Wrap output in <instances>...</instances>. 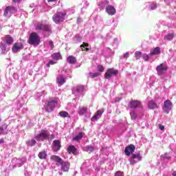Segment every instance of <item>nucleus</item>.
Wrapping results in <instances>:
<instances>
[{
    "instance_id": "nucleus-7",
    "label": "nucleus",
    "mask_w": 176,
    "mask_h": 176,
    "mask_svg": "<svg viewBox=\"0 0 176 176\" xmlns=\"http://www.w3.org/2000/svg\"><path fill=\"white\" fill-rule=\"evenodd\" d=\"M58 102V100H57V99L53 98H50L45 106V110L47 111V112H53Z\"/></svg>"
},
{
    "instance_id": "nucleus-42",
    "label": "nucleus",
    "mask_w": 176,
    "mask_h": 176,
    "mask_svg": "<svg viewBox=\"0 0 176 176\" xmlns=\"http://www.w3.org/2000/svg\"><path fill=\"white\" fill-rule=\"evenodd\" d=\"M49 46L51 50H53L54 48V43H53V41H49Z\"/></svg>"
},
{
    "instance_id": "nucleus-21",
    "label": "nucleus",
    "mask_w": 176,
    "mask_h": 176,
    "mask_svg": "<svg viewBox=\"0 0 176 176\" xmlns=\"http://www.w3.org/2000/svg\"><path fill=\"white\" fill-rule=\"evenodd\" d=\"M83 90H85V87L83 85H78L76 89H74L72 90V94H76V96H79V94H81L83 93Z\"/></svg>"
},
{
    "instance_id": "nucleus-14",
    "label": "nucleus",
    "mask_w": 176,
    "mask_h": 176,
    "mask_svg": "<svg viewBox=\"0 0 176 176\" xmlns=\"http://www.w3.org/2000/svg\"><path fill=\"white\" fill-rule=\"evenodd\" d=\"M117 74H118V70H115L113 68L108 69L104 74V78L105 79H109L110 78H112L113 75H116Z\"/></svg>"
},
{
    "instance_id": "nucleus-19",
    "label": "nucleus",
    "mask_w": 176,
    "mask_h": 176,
    "mask_svg": "<svg viewBox=\"0 0 176 176\" xmlns=\"http://www.w3.org/2000/svg\"><path fill=\"white\" fill-rule=\"evenodd\" d=\"M106 12L109 14V16H113L116 14V9L111 5H108L106 6Z\"/></svg>"
},
{
    "instance_id": "nucleus-17",
    "label": "nucleus",
    "mask_w": 176,
    "mask_h": 176,
    "mask_svg": "<svg viewBox=\"0 0 176 176\" xmlns=\"http://www.w3.org/2000/svg\"><path fill=\"white\" fill-rule=\"evenodd\" d=\"M135 151V146L133 144H131L125 148L124 153L126 156H130Z\"/></svg>"
},
{
    "instance_id": "nucleus-20",
    "label": "nucleus",
    "mask_w": 176,
    "mask_h": 176,
    "mask_svg": "<svg viewBox=\"0 0 176 176\" xmlns=\"http://www.w3.org/2000/svg\"><path fill=\"white\" fill-rule=\"evenodd\" d=\"M24 46L21 44V43H15L12 46V50L13 53H17V52H20V50H23Z\"/></svg>"
},
{
    "instance_id": "nucleus-24",
    "label": "nucleus",
    "mask_w": 176,
    "mask_h": 176,
    "mask_svg": "<svg viewBox=\"0 0 176 176\" xmlns=\"http://www.w3.org/2000/svg\"><path fill=\"white\" fill-rule=\"evenodd\" d=\"M8 133V124H3L0 126V135Z\"/></svg>"
},
{
    "instance_id": "nucleus-52",
    "label": "nucleus",
    "mask_w": 176,
    "mask_h": 176,
    "mask_svg": "<svg viewBox=\"0 0 176 176\" xmlns=\"http://www.w3.org/2000/svg\"><path fill=\"white\" fill-rule=\"evenodd\" d=\"M160 129H161L162 131H163V130H164V126H163V125H160Z\"/></svg>"
},
{
    "instance_id": "nucleus-23",
    "label": "nucleus",
    "mask_w": 176,
    "mask_h": 176,
    "mask_svg": "<svg viewBox=\"0 0 176 176\" xmlns=\"http://www.w3.org/2000/svg\"><path fill=\"white\" fill-rule=\"evenodd\" d=\"M67 152L69 153H73V155H79V151H78V149L74 146H69L67 148Z\"/></svg>"
},
{
    "instance_id": "nucleus-25",
    "label": "nucleus",
    "mask_w": 176,
    "mask_h": 176,
    "mask_svg": "<svg viewBox=\"0 0 176 176\" xmlns=\"http://www.w3.org/2000/svg\"><path fill=\"white\" fill-rule=\"evenodd\" d=\"M4 40L7 45H12V43H13V38L10 36V35L6 36Z\"/></svg>"
},
{
    "instance_id": "nucleus-3",
    "label": "nucleus",
    "mask_w": 176,
    "mask_h": 176,
    "mask_svg": "<svg viewBox=\"0 0 176 176\" xmlns=\"http://www.w3.org/2000/svg\"><path fill=\"white\" fill-rule=\"evenodd\" d=\"M160 53V47H156L155 48L150 51L149 54L146 53L142 54V58H143L144 61H149L151 57H153V56H159Z\"/></svg>"
},
{
    "instance_id": "nucleus-29",
    "label": "nucleus",
    "mask_w": 176,
    "mask_h": 176,
    "mask_svg": "<svg viewBox=\"0 0 176 176\" xmlns=\"http://www.w3.org/2000/svg\"><path fill=\"white\" fill-rule=\"evenodd\" d=\"M83 135H85V133L83 132H80L77 135L73 138V141H80V140H82L83 138Z\"/></svg>"
},
{
    "instance_id": "nucleus-41",
    "label": "nucleus",
    "mask_w": 176,
    "mask_h": 176,
    "mask_svg": "<svg viewBox=\"0 0 176 176\" xmlns=\"http://www.w3.org/2000/svg\"><path fill=\"white\" fill-rule=\"evenodd\" d=\"M57 62L54 61L53 60H50L48 63V64L47 65V67L49 68V67H50V65H54V64H56Z\"/></svg>"
},
{
    "instance_id": "nucleus-45",
    "label": "nucleus",
    "mask_w": 176,
    "mask_h": 176,
    "mask_svg": "<svg viewBox=\"0 0 176 176\" xmlns=\"http://www.w3.org/2000/svg\"><path fill=\"white\" fill-rule=\"evenodd\" d=\"M10 9L11 10V14H13V13H16V12H17V9L14 7H10Z\"/></svg>"
},
{
    "instance_id": "nucleus-36",
    "label": "nucleus",
    "mask_w": 176,
    "mask_h": 176,
    "mask_svg": "<svg viewBox=\"0 0 176 176\" xmlns=\"http://www.w3.org/2000/svg\"><path fill=\"white\" fill-rule=\"evenodd\" d=\"M173 38H174V33L168 34L165 36V39H166V41H173Z\"/></svg>"
},
{
    "instance_id": "nucleus-54",
    "label": "nucleus",
    "mask_w": 176,
    "mask_h": 176,
    "mask_svg": "<svg viewBox=\"0 0 176 176\" xmlns=\"http://www.w3.org/2000/svg\"><path fill=\"white\" fill-rule=\"evenodd\" d=\"M76 38H77V41H78V42H80L81 38H80L79 36H76Z\"/></svg>"
},
{
    "instance_id": "nucleus-43",
    "label": "nucleus",
    "mask_w": 176,
    "mask_h": 176,
    "mask_svg": "<svg viewBox=\"0 0 176 176\" xmlns=\"http://www.w3.org/2000/svg\"><path fill=\"white\" fill-rule=\"evenodd\" d=\"M114 176H124V173L120 170H118L115 173Z\"/></svg>"
},
{
    "instance_id": "nucleus-47",
    "label": "nucleus",
    "mask_w": 176,
    "mask_h": 176,
    "mask_svg": "<svg viewBox=\"0 0 176 176\" xmlns=\"http://www.w3.org/2000/svg\"><path fill=\"white\" fill-rule=\"evenodd\" d=\"M67 12H69V14H73V13H75V10H69Z\"/></svg>"
},
{
    "instance_id": "nucleus-9",
    "label": "nucleus",
    "mask_w": 176,
    "mask_h": 176,
    "mask_svg": "<svg viewBox=\"0 0 176 176\" xmlns=\"http://www.w3.org/2000/svg\"><path fill=\"white\" fill-rule=\"evenodd\" d=\"M49 132L47 131L42 130L40 133L35 136L36 141H45L49 138Z\"/></svg>"
},
{
    "instance_id": "nucleus-5",
    "label": "nucleus",
    "mask_w": 176,
    "mask_h": 176,
    "mask_svg": "<svg viewBox=\"0 0 176 176\" xmlns=\"http://www.w3.org/2000/svg\"><path fill=\"white\" fill-rule=\"evenodd\" d=\"M27 162V158L25 157H23L21 158H13L12 160L10 166L12 168H16V167H21L24 166V164Z\"/></svg>"
},
{
    "instance_id": "nucleus-48",
    "label": "nucleus",
    "mask_w": 176,
    "mask_h": 176,
    "mask_svg": "<svg viewBox=\"0 0 176 176\" xmlns=\"http://www.w3.org/2000/svg\"><path fill=\"white\" fill-rule=\"evenodd\" d=\"M129 52H126L125 54H124L123 57L124 58H129Z\"/></svg>"
},
{
    "instance_id": "nucleus-13",
    "label": "nucleus",
    "mask_w": 176,
    "mask_h": 176,
    "mask_svg": "<svg viewBox=\"0 0 176 176\" xmlns=\"http://www.w3.org/2000/svg\"><path fill=\"white\" fill-rule=\"evenodd\" d=\"M104 109L98 110L96 114L91 118V122H97L98 119H100L101 116H102V114L104 113Z\"/></svg>"
},
{
    "instance_id": "nucleus-8",
    "label": "nucleus",
    "mask_w": 176,
    "mask_h": 176,
    "mask_svg": "<svg viewBox=\"0 0 176 176\" xmlns=\"http://www.w3.org/2000/svg\"><path fill=\"white\" fill-rule=\"evenodd\" d=\"M36 31H44V32H52V27L50 25L43 24L42 22H38L35 25Z\"/></svg>"
},
{
    "instance_id": "nucleus-10",
    "label": "nucleus",
    "mask_w": 176,
    "mask_h": 176,
    "mask_svg": "<svg viewBox=\"0 0 176 176\" xmlns=\"http://www.w3.org/2000/svg\"><path fill=\"white\" fill-rule=\"evenodd\" d=\"M129 107L131 109H137V108L142 109V104L139 100H131L129 102Z\"/></svg>"
},
{
    "instance_id": "nucleus-27",
    "label": "nucleus",
    "mask_w": 176,
    "mask_h": 176,
    "mask_svg": "<svg viewBox=\"0 0 176 176\" xmlns=\"http://www.w3.org/2000/svg\"><path fill=\"white\" fill-rule=\"evenodd\" d=\"M148 107L149 109H157V108H159V107H157V104L155 103V102H153V100L148 102Z\"/></svg>"
},
{
    "instance_id": "nucleus-15",
    "label": "nucleus",
    "mask_w": 176,
    "mask_h": 176,
    "mask_svg": "<svg viewBox=\"0 0 176 176\" xmlns=\"http://www.w3.org/2000/svg\"><path fill=\"white\" fill-rule=\"evenodd\" d=\"M66 80H67V77L63 74H60L56 78V82L58 86H63V85L65 83Z\"/></svg>"
},
{
    "instance_id": "nucleus-44",
    "label": "nucleus",
    "mask_w": 176,
    "mask_h": 176,
    "mask_svg": "<svg viewBox=\"0 0 176 176\" xmlns=\"http://www.w3.org/2000/svg\"><path fill=\"white\" fill-rule=\"evenodd\" d=\"M98 71H100V72H104V66L99 65H98Z\"/></svg>"
},
{
    "instance_id": "nucleus-32",
    "label": "nucleus",
    "mask_w": 176,
    "mask_h": 176,
    "mask_svg": "<svg viewBox=\"0 0 176 176\" xmlns=\"http://www.w3.org/2000/svg\"><path fill=\"white\" fill-rule=\"evenodd\" d=\"M36 144V140H35L34 139H32L31 140H28L26 142V145H28V146H35Z\"/></svg>"
},
{
    "instance_id": "nucleus-60",
    "label": "nucleus",
    "mask_w": 176,
    "mask_h": 176,
    "mask_svg": "<svg viewBox=\"0 0 176 176\" xmlns=\"http://www.w3.org/2000/svg\"><path fill=\"white\" fill-rule=\"evenodd\" d=\"M0 122H2V119L1 118H0Z\"/></svg>"
},
{
    "instance_id": "nucleus-30",
    "label": "nucleus",
    "mask_w": 176,
    "mask_h": 176,
    "mask_svg": "<svg viewBox=\"0 0 176 176\" xmlns=\"http://www.w3.org/2000/svg\"><path fill=\"white\" fill-rule=\"evenodd\" d=\"M67 62L69 63V64H75L76 63V58L74 56H69L67 58Z\"/></svg>"
},
{
    "instance_id": "nucleus-31",
    "label": "nucleus",
    "mask_w": 176,
    "mask_h": 176,
    "mask_svg": "<svg viewBox=\"0 0 176 176\" xmlns=\"http://www.w3.org/2000/svg\"><path fill=\"white\" fill-rule=\"evenodd\" d=\"M101 73L100 72H96V73H93V72H89L88 74V76L89 78H91V79H94V78H98V76H100Z\"/></svg>"
},
{
    "instance_id": "nucleus-28",
    "label": "nucleus",
    "mask_w": 176,
    "mask_h": 176,
    "mask_svg": "<svg viewBox=\"0 0 176 176\" xmlns=\"http://www.w3.org/2000/svg\"><path fill=\"white\" fill-rule=\"evenodd\" d=\"M3 14L5 17H10V16H12V11L10 10V6L6 8Z\"/></svg>"
},
{
    "instance_id": "nucleus-6",
    "label": "nucleus",
    "mask_w": 176,
    "mask_h": 176,
    "mask_svg": "<svg viewBox=\"0 0 176 176\" xmlns=\"http://www.w3.org/2000/svg\"><path fill=\"white\" fill-rule=\"evenodd\" d=\"M65 16H67V11H63V12H58L54 14L52 20L56 24L63 22L65 20Z\"/></svg>"
},
{
    "instance_id": "nucleus-50",
    "label": "nucleus",
    "mask_w": 176,
    "mask_h": 176,
    "mask_svg": "<svg viewBox=\"0 0 176 176\" xmlns=\"http://www.w3.org/2000/svg\"><path fill=\"white\" fill-rule=\"evenodd\" d=\"M164 159H167V160L170 159V156H168V153H166L164 154Z\"/></svg>"
},
{
    "instance_id": "nucleus-58",
    "label": "nucleus",
    "mask_w": 176,
    "mask_h": 176,
    "mask_svg": "<svg viewBox=\"0 0 176 176\" xmlns=\"http://www.w3.org/2000/svg\"><path fill=\"white\" fill-rule=\"evenodd\" d=\"M173 176H176V171H174V172L173 173Z\"/></svg>"
},
{
    "instance_id": "nucleus-59",
    "label": "nucleus",
    "mask_w": 176,
    "mask_h": 176,
    "mask_svg": "<svg viewBox=\"0 0 176 176\" xmlns=\"http://www.w3.org/2000/svg\"><path fill=\"white\" fill-rule=\"evenodd\" d=\"M168 0H164V2L167 3V5H168Z\"/></svg>"
},
{
    "instance_id": "nucleus-35",
    "label": "nucleus",
    "mask_w": 176,
    "mask_h": 176,
    "mask_svg": "<svg viewBox=\"0 0 176 176\" xmlns=\"http://www.w3.org/2000/svg\"><path fill=\"white\" fill-rule=\"evenodd\" d=\"M142 57V53L141 52L137 51L135 52V58L136 60H140Z\"/></svg>"
},
{
    "instance_id": "nucleus-4",
    "label": "nucleus",
    "mask_w": 176,
    "mask_h": 176,
    "mask_svg": "<svg viewBox=\"0 0 176 176\" xmlns=\"http://www.w3.org/2000/svg\"><path fill=\"white\" fill-rule=\"evenodd\" d=\"M28 43L34 46H38L41 43V36L36 32H32L29 36Z\"/></svg>"
},
{
    "instance_id": "nucleus-33",
    "label": "nucleus",
    "mask_w": 176,
    "mask_h": 176,
    "mask_svg": "<svg viewBox=\"0 0 176 176\" xmlns=\"http://www.w3.org/2000/svg\"><path fill=\"white\" fill-rule=\"evenodd\" d=\"M52 58H53V60H56L57 61V60H61V54H60V53H54L52 55Z\"/></svg>"
},
{
    "instance_id": "nucleus-1",
    "label": "nucleus",
    "mask_w": 176,
    "mask_h": 176,
    "mask_svg": "<svg viewBox=\"0 0 176 176\" xmlns=\"http://www.w3.org/2000/svg\"><path fill=\"white\" fill-rule=\"evenodd\" d=\"M167 69H168V67H167V65L166 63H161L156 67L157 75H159V76H161V79H163V80H168V79H170V77L166 76V72H167Z\"/></svg>"
},
{
    "instance_id": "nucleus-16",
    "label": "nucleus",
    "mask_w": 176,
    "mask_h": 176,
    "mask_svg": "<svg viewBox=\"0 0 176 176\" xmlns=\"http://www.w3.org/2000/svg\"><path fill=\"white\" fill-rule=\"evenodd\" d=\"M61 149V142L58 140H56L53 142L52 150L54 152H58Z\"/></svg>"
},
{
    "instance_id": "nucleus-18",
    "label": "nucleus",
    "mask_w": 176,
    "mask_h": 176,
    "mask_svg": "<svg viewBox=\"0 0 176 176\" xmlns=\"http://www.w3.org/2000/svg\"><path fill=\"white\" fill-rule=\"evenodd\" d=\"M97 2L100 10L105 9V8H107V5L109 4V1H108V0H97Z\"/></svg>"
},
{
    "instance_id": "nucleus-51",
    "label": "nucleus",
    "mask_w": 176,
    "mask_h": 176,
    "mask_svg": "<svg viewBox=\"0 0 176 176\" xmlns=\"http://www.w3.org/2000/svg\"><path fill=\"white\" fill-rule=\"evenodd\" d=\"M120 100H122V98H116V102H119V101H120Z\"/></svg>"
},
{
    "instance_id": "nucleus-39",
    "label": "nucleus",
    "mask_w": 176,
    "mask_h": 176,
    "mask_svg": "<svg viewBox=\"0 0 176 176\" xmlns=\"http://www.w3.org/2000/svg\"><path fill=\"white\" fill-rule=\"evenodd\" d=\"M148 6H149L150 10H155V9H156V8H157L156 3H152L149 4Z\"/></svg>"
},
{
    "instance_id": "nucleus-40",
    "label": "nucleus",
    "mask_w": 176,
    "mask_h": 176,
    "mask_svg": "<svg viewBox=\"0 0 176 176\" xmlns=\"http://www.w3.org/2000/svg\"><path fill=\"white\" fill-rule=\"evenodd\" d=\"M60 116L61 118H67L68 117V113L67 111H60L59 113Z\"/></svg>"
},
{
    "instance_id": "nucleus-34",
    "label": "nucleus",
    "mask_w": 176,
    "mask_h": 176,
    "mask_svg": "<svg viewBox=\"0 0 176 176\" xmlns=\"http://www.w3.org/2000/svg\"><path fill=\"white\" fill-rule=\"evenodd\" d=\"M47 156V154L46 153V151H41L38 153L39 159H46Z\"/></svg>"
},
{
    "instance_id": "nucleus-37",
    "label": "nucleus",
    "mask_w": 176,
    "mask_h": 176,
    "mask_svg": "<svg viewBox=\"0 0 176 176\" xmlns=\"http://www.w3.org/2000/svg\"><path fill=\"white\" fill-rule=\"evenodd\" d=\"M80 47L82 49V50H85L83 49H85L86 52L89 50V44L84 43L83 45H81Z\"/></svg>"
},
{
    "instance_id": "nucleus-38",
    "label": "nucleus",
    "mask_w": 176,
    "mask_h": 176,
    "mask_svg": "<svg viewBox=\"0 0 176 176\" xmlns=\"http://www.w3.org/2000/svg\"><path fill=\"white\" fill-rule=\"evenodd\" d=\"M130 115L132 120H135V119H137V113H135V111H131Z\"/></svg>"
},
{
    "instance_id": "nucleus-11",
    "label": "nucleus",
    "mask_w": 176,
    "mask_h": 176,
    "mask_svg": "<svg viewBox=\"0 0 176 176\" xmlns=\"http://www.w3.org/2000/svg\"><path fill=\"white\" fill-rule=\"evenodd\" d=\"M173 108V103H171V101L170 100H166L164 102L163 110L166 113H170V111H171Z\"/></svg>"
},
{
    "instance_id": "nucleus-53",
    "label": "nucleus",
    "mask_w": 176,
    "mask_h": 176,
    "mask_svg": "<svg viewBox=\"0 0 176 176\" xmlns=\"http://www.w3.org/2000/svg\"><path fill=\"white\" fill-rule=\"evenodd\" d=\"M3 142H5L3 139H0V145H2V144H3Z\"/></svg>"
},
{
    "instance_id": "nucleus-2",
    "label": "nucleus",
    "mask_w": 176,
    "mask_h": 176,
    "mask_svg": "<svg viewBox=\"0 0 176 176\" xmlns=\"http://www.w3.org/2000/svg\"><path fill=\"white\" fill-rule=\"evenodd\" d=\"M52 160L58 163L59 166H61V169L63 171H68L69 170V162H64L63 159L57 155H52L51 157Z\"/></svg>"
},
{
    "instance_id": "nucleus-26",
    "label": "nucleus",
    "mask_w": 176,
    "mask_h": 176,
    "mask_svg": "<svg viewBox=\"0 0 176 176\" xmlns=\"http://www.w3.org/2000/svg\"><path fill=\"white\" fill-rule=\"evenodd\" d=\"M0 47L1 49V53L5 54L8 52V45L6 43H1Z\"/></svg>"
},
{
    "instance_id": "nucleus-56",
    "label": "nucleus",
    "mask_w": 176,
    "mask_h": 176,
    "mask_svg": "<svg viewBox=\"0 0 176 176\" xmlns=\"http://www.w3.org/2000/svg\"><path fill=\"white\" fill-rule=\"evenodd\" d=\"M80 21H82V19H80V18H78L77 23L79 24V23H80Z\"/></svg>"
},
{
    "instance_id": "nucleus-55",
    "label": "nucleus",
    "mask_w": 176,
    "mask_h": 176,
    "mask_svg": "<svg viewBox=\"0 0 176 176\" xmlns=\"http://www.w3.org/2000/svg\"><path fill=\"white\" fill-rule=\"evenodd\" d=\"M13 2H14L15 3H18V2L21 1V0H12Z\"/></svg>"
},
{
    "instance_id": "nucleus-46",
    "label": "nucleus",
    "mask_w": 176,
    "mask_h": 176,
    "mask_svg": "<svg viewBox=\"0 0 176 176\" xmlns=\"http://www.w3.org/2000/svg\"><path fill=\"white\" fill-rule=\"evenodd\" d=\"M94 151V147L93 146H87V152H93Z\"/></svg>"
},
{
    "instance_id": "nucleus-22",
    "label": "nucleus",
    "mask_w": 176,
    "mask_h": 176,
    "mask_svg": "<svg viewBox=\"0 0 176 176\" xmlns=\"http://www.w3.org/2000/svg\"><path fill=\"white\" fill-rule=\"evenodd\" d=\"M142 159L141 154L137 153L133 154L132 155V160H131V164H134V163H137V162H140Z\"/></svg>"
},
{
    "instance_id": "nucleus-49",
    "label": "nucleus",
    "mask_w": 176,
    "mask_h": 176,
    "mask_svg": "<svg viewBox=\"0 0 176 176\" xmlns=\"http://www.w3.org/2000/svg\"><path fill=\"white\" fill-rule=\"evenodd\" d=\"M84 3H85V5L83 6V8L85 9H86V8H87V6H89V2L85 1Z\"/></svg>"
},
{
    "instance_id": "nucleus-57",
    "label": "nucleus",
    "mask_w": 176,
    "mask_h": 176,
    "mask_svg": "<svg viewBox=\"0 0 176 176\" xmlns=\"http://www.w3.org/2000/svg\"><path fill=\"white\" fill-rule=\"evenodd\" d=\"M57 0H47L48 2H56Z\"/></svg>"
},
{
    "instance_id": "nucleus-12",
    "label": "nucleus",
    "mask_w": 176,
    "mask_h": 176,
    "mask_svg": "<svg viewBox=\"0 0 176 176\" xmlns=\"http://www.w3.org/2000/svg\"><path fill=\"white\" fill-rule=\"evenodd\" d=\"M78 113L80 116L84 115L85 118H90V116H91V113L90 110H88L87 107L80 108Z\"/></svg>"
}]
</instances>
